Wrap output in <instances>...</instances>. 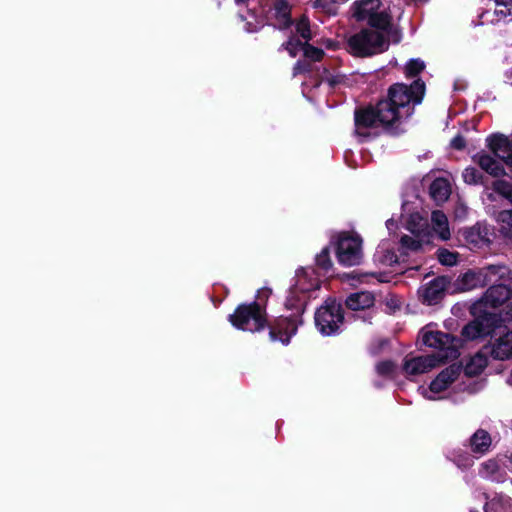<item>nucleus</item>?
Here are the masks:
<instances>
[{
    "label": "nucleus",
    "mask_w": 512,
    "mask_h": 512,
    "mask_svg": "<svg viewBox=\"0 0 512 512\" xmlns=\"http://www.w3.org/2000/svg\"><path fill=\"white\" fill-rule=\"evenodd\" d=\"M425 93V84L416 80L410 86L397 83L388 90V98L378 102L376 107H368L355 112V133L360 137L375 136L372 132L379 127L388 128L412 111L408 105L419 104Z\"/></svg>",
    "instance_id": "1"
},
{
    "label": "nucleus",
    "mask_w": 512,
    "mask_h": 512,
    "mask_svg": "<svg viewBox=\"0 0 512 512\" xmlns=\"http://www.w3.org/2000/svg\"><path fill=\"white\" fill-rule=\"evenodd\" d=\"M390 40H400L398 32L393 28L363 29L349 39V45L355 55L370 56L387 50Z\"/></svg>",
    "instance_id": "2"
},
{
    "label": "nucleus",
    "mask_w": 512,
    "mask_h": 512,
    "mask_svg": "<svg viewBox=\"0 0 512 512\" xmlns=\"http://www.w3.org/2000/svg\"><path fill=\"white\" fill-rule=\"evenodd\" d=\"M295 30L296 34H299L300 37L294 35L290 37L289 40L283 45L291 57H295L297 56L298 52L303 51L305 59L303 61H298L294 66V76L306 71H310V63L320 60V50L308 45L311 34L307 19H300L296 24Z\"/></svg>",
    "instance_id": "3"
},
{
    "label": "nucleus",
    "mask_w": 512,
    "mask_h": 512,
    "mask_svg": "<svg viewBox=\"0 0 512 512\" xmlns=\"http://www.w3.org/2000/svg\"><path fill=\"white\" fill-rule=\"evenodd\" d=\"M320 284L318 270L315 267L300 268L296 271L295 283L290 288L285 305L288 309L299 310L309 293L318 289Z\"/></svg>",
    "instance_id": "4"
},
{
    "label": "nucleus",
    "mask_w": 512,
    "mask_h": 512,
    "mask_svg": "<svg viewBox=\"0 0 512 512\" xmlns=\"http://www.w3.org/2000/svg\"><path fill=\"white\" fill-rule=\"evenodd\" d=\"M508 321H512V302L507 303L499 313L484 311L483 316L463 328L462 335L467 340L482 338L492 333L494 327L498 325L497 322Z\"/></svg>",
    "instance_id": "5"
},
{
    "label": "nucleus",
    "mask_w": 512,
    "mask_h": 512,
    "mask_svg": "<svg viewBox=\"0 0 512 512\" xmlns=\"http://www.w3.org/2000/svg\"><path fill=\"white\" fill-rule=\"evenodd\" d=\"M353 17L376 29L392 28L391 16L380 0H359L352 5Z\"/></svg>",
    "instance_id": "6"
},
{
    "label": "nucleus",
    "mask_w": 512,
    "mask_h": 512,
    "mask_svg": "<svg viewBox=\"0 0 512 512\" xmlns=\"http://www.w3.org/2000/svg\"><path fill=\"white\" fill-rule=\"evenodd\" d=\"M421 340L426 346L439 350L435 355L438 363L448 358L457 357L460 340L450 334L423 329Z\"/></svg>",
    "instance_id": "7"
},
{
    "label": "nucleus",
    "mask_w": 512,
    "mask_h": 512,
    "mask_svg": "<svg viewBox=\"0 0 512 512\" xmlns=\"http://www.w3.org/2000/svg\"><path fill=\"white\" fill-rule=\"evenodd\" d=\"M233 326L243 331L256 332L264 328L266 319L257 303L238 306L235 313L229 316Z\"/></svg>",
    "instance_id": "8"
},
{
    "label": "nucleus",
    "mask_w": 512,
    "mask_h": 512,
    "mask_svg": "<svg viewBox=\"0 0 512 512\" xmlns=\"http://www.w3.org/2000/svg\"><path fill=\"white\" fill-rule=\"evenodd\" d=\"M336 255L345 266L360 264L363 258L362 239L355 234L341 233L337 239Z\"/></svg>",
    "instance_id": "9"
},
{
    "label": "nucleus",
    "mask_w": 512,
    "mask_h": 512,
    "mask_svg": "<svg viewBox=\"0 0 512 512\" xmlns=\"http://www.w3.org/2000/svg\"><path fill=\"white\" fill-rule=\"evenodd\" d=\"M343 321L342 308L334 300H327L322 306V334L331 335L337 331Z\"/></svg>",
    "instance_id": "10"
},
{
    "label": "nucleus",
    "mask_w": 512,
    "mask_h": 512,
    "mask_svg": "<svg viewBox=\"0 0 512 512\" xmlns=\"http://www.w3.org/2000/svg\"><path fill=\"white\" fill-rule=\"evenodd\" d=\"M505 271V267L499 265H491L481 269L478 273L468 272L464 274L463 281L468 289L477 285H484L496 281V277L501 276Z\"/></svg>",
    "instance_id": "11"
},
{
    "label": "nucleus",
    "mask_w": 512,
    "mask_h": 512,
    "mask_svg": "<svg viewBox=\"0 0 512 512\" xmlns=\"http://www.w3.org/2000/svg\"><path fill=\"white\" fill-rule=\"evenodd\" d=\"M448 284V278L443 276L437 277L421 286L419 295L425 303L429 305L436 304L443 298Z\"/></svg>",
    "instance_id": "12"
},
{
    "label": "nucleus",
    "mask_w": 512,
    "mask_h": 512,
    "mask_svg": "<svg viewBox=\"0 0 512 512\" xmlns=\"http://www.w3.org/2000/svg\"><path fill=\"white\" fill-rule=\"evenodd\" d=\"M511 295V290L505 285L491 286L481 299L484 311H488L489 308L501 307L510 299Z\"/></svg>",
    "instance_id": "13"
},
{
    "label": "nucleus",
    "mask_w": 512,
    "mask_h": 512,
    "mask_svg": "<svg viewBox=\"0 0 512 512\" xmlns=\"http://www.w3.org/2000/svg\"><path fill=\"white\" fill-rule=\"evenodd\" d=\"M438 365L435 355L419 356L406 359L403 364L404 372L409 376L426 373Z\"/></svg>",
    "instance_id": "14"
},
{
    "label": "nucleus",
    "mask_w": 512,
    "mask_h": 512,
    "mask_svg": "<svg viewBox=\"0 0 512 512\" xmlns=\"http://www.w3.org/2000/svg\"><path fill=\"white\" fill-rule=\"evenodd\" d=\"M484 349L496 360H506L512 357V329Z\"/></svg>",
    "instance_id": "15"
},
{
    "label": "nucleus",
    "mask_w": 512,
    "mask_h": 512,
    "mask_svg": "<svg viewBox=\"0 0 512 512\" xmlns=\"http://www.w3.org/2000/svg\"><path fill=\"white\" fill-rule=\"evenodd\" d=\"M297 327L293 319L281 318L270 330V337L273 341L279 340L287 345L290 338L296 333Z\"/></svg>",
    "instance_id": "16"
},
{
    "label": "nucleus",
    "mask_w": 512,
    "mask_h": 512,
    "mask_svg": "<svg viewBox=\"0 0 512 512\" xmlns=\"http://www.w3.org/2000/svg\"><path fill=\"white\" fill-rule=\"evenodd\" d=\"M461 367L453 364L444 369L430 384V390L434 393L444 391L460 374Z\"/></svg>",
    "instance_id": "17"
},
{
    "label": "nucleus",
    "mask_w": 512,
    "mask_h": 512,
    "mask_svg": "<svg viewBox=\"0 0 512 512\" xmlns=\"http://www.w3.org/2000/svg\"><path fill=\"white\" fill-rule=\"evenodd\" d=\"M473 159L484 171L492 176L498 177L504 174L502 165L486 153H478Z\"/></svg>",
    "instance_id": "18"
},
{
    "label": "nucleus",
    "mask_w": 512,
    "mask_h": 512,
    "mask_svg": "<svg viewBox=\"0 0 512 512\" xmlns=\"http://www.w3.org/2000/svg\"><path fill=\"white\" fill-rule=\"evenodd\" d=\"M497 220L499 222V233L505 244L512 248V210H503L499 212Z\"/></svg>",
    "instance_id": "19"
},
{
    "label": "nucleus",
    "mask_w": 512,
    "mask_h": 512,
    "mask_svg": "<svg viewBox=\"0 0 512 512\" xmlns=\"http://www.w3.org/2000/svg\"><path fill=\"white\" fill-rule=\"evenodd\" d=\"M451 194L449 182L444 178L435 179L430 186V195L438 203L445 202Z\"/></svg>",
    "instance_id": "20"
},
{
    "label": "nucleus",
    "mask_w": 512,
    "mask_h": 512,
    "mask_svg": "<svg viewBox=\"0 0 512 512\" xmlns=\"http://www.w3.org/2000/svg\"><path fill=\"white\" fill-rule=\"evenodd\" d=\"M431 221L433 229L439 235L440 239L448 240L451 234L446 215L439 210L433 211Z\"/></svg>",
    "instance_id": "21"
},
{
    "label": "nucleus",
    "mask_w": 512,
    "mask_h": 512,
    "mask_svg": "<svg viewBox=\"0 0 512 512\" xmlns=\"http://www.w3.org/2000/svg\"><path fill=\"white\" fill-rule=\"evenodd\" d=\"M374 303V296L370 292H358L351 294L347 300V306L352 310L369 308Z\"/></svg>",
    "instance_id": "22"
},
{
    "label": "nucleus",
    "mask_w": 512,
    "mask_h": 512,
    "mask_svg": "<svg viewBox=\"0 0 512 512\" xmlns=\"http://www.w3.org/2000/svg\"><path fill=\"white\" fill-rule=\"evenodd\" d=\"M486 351H480L476 353L466 364L465 366V373L469 376L478 375L483 371V369L488 364L487 354L488 349H485Z\"/></svg>",
    "instance_id": "23"
},
{
    "label": "nucleus",
    "mask_w": 512,
    "mask_h": 512,
    "mask_svg": "<svg viewBox=\"0 0 512 512\" xmlns=\"http://www.w3.org/2000/svg\"><path fill=\"white\" fill-rule=\"evenodd\" d=\"M470 445L474 452L484 453L491 445V437L485 430H478L471 437Z\"/></svg>",
    "instance_id": "24"
},
{
    "label": "nucleus",
    "mask_w": 512,
    "mask_h": 512,
    "mask_svg": "<svg viewBox=\"0 0 512 512\" xmlns=\"http://www.w3.org/2000/svg\"><path fill=\"white\" fill-rule=\"evenodd\" d=\"M275 16L279 21V26L284 28L290 23V8L285 0H277L274 5Z\"/></svg>",
    "instance_id": "25"
},
{
    "label": "nucleus",
    "mask_w": 512,
    "mask_h": 512,
    "mask_svg": "<svg viewBox=\"0 0 512 512\" xmlns=\"http://www.w3.org/2000/svg\"><path fill=\"white\" fill-rule=\"evenodd\" d=\"M492 189L512 204V184L506 180L498 179L492 183Z\"/></svg>",
    "instance_id": "26"
},
{
    "label": "nucleus",
    "mask_w": 512,
    "mask_h": 512,
    "mask_svg": "<svg viewBox=\"0 0 512 512\" xmlns=\"http://www.w3.org/2000/svg\"><path fill=\"white\" fill-rule=\"evenodd\" d=\"M347 278L355 280L360 283H369L370 279L376 278L378 282H387L386 275L382 273H351L347 275Z\"/></svg>",
    "instance_id": "27"
},
{
    "label": "nucleus",
    "mask_w": 512,
    "mask_h": 512,
    "mask_svg": "<svg viewBox=\"0 0 512 512\" xmlns=\"http://www.w3.org/2000/svg\"><path fill=\"white\" fill-rule=\"evenodd\" d=\"M427 223L419 214H413L407 223V228L414 235L419 236L425 229Z\"/></svg>",
    "instance_id": "28"
},
{
    "label": "nucleus",
    "mask_w": 512,
    "mask_h": 512,
    "mask_svg": "<svg viewBox=\"0 0 512 512\" xmlns=\"http://www.w3.org/2000/svg\"><path fill=\"white\" fill-rule=\"evenodd\" d=\"M376 259L385 266H392L397 263L398 258L394 251L389 249H380L376 253Z\"/></svg>",
    "instance_id": "29"
},
{
    "label": "nucleus",
    "mask_w": 512,
    "mask_h": 512,
    "mask_svg": "<svg viewBox=\"0 0 512 512\" xmlns=\"http://www.w3.org/2000/svg\"><path fill=\"white\" fill-rule=\"evenodd\" d=\"M418 236L415 235V237L405 235L401 238L400 243L401 247L405 249L406 251H418L422 243L419 239H417Z\"/></svg>",
    "instance_id": "30"
},
{
    "label": "nucleus",
    "mask_w": 512,
    "mask_h": 512,
    "mask_svg": "<svg viewBox=\"0 0 512 512\" xmlns=\"http://www.w3.org/2000/svg\"><path fill=\"white\" fill-rule=\"evenodd\" d=\"M438 260L443 265L453 266L457 262V254L446 249H440L438 251Z\"/></svg>",
    "instance_id": "31"
},
{
    "label": "nucleus",
    "mask_w": 512,
    "mask_h": 512,
    "mask_svg": "<svg viewBox=\"0 0 512 512\" xmlns=\"http://www.w3.org/2000/svg\"><path fill=\"white\" fill-rule=\"evenodd\" d=\"M480 178L479 172L473 167H468L463 171V179L467 184H477Z\"/></svg>",
    "instance_id": "32"
},
{
    "label": "nucleus",
    "mask_w": 512,
    "mask_h": 512,
    "mask_svg": "<svg viewBox=\"0 0 512 512\" xmlns=\"http://www.w3.org/2000/svg\"><path fill=\"white\" fill-rule=\"evenodd\" d=\"M337 0H322V14L335 16L338 13Z\"/></svg>",
    "instance_id": "33"
},
{
    "label": "nucleus",
    "mask_w": 512,
    "mask_h": 512,
    "mask_svg": "<svg viewBox=\"0 0 512 512\" xmlns=\"http://www.w3.org/2000/svg\"><path fill=\"white\" fill-rule=\"evenodd\" d=\"M395 365L391 361H382L376 365L377 373L381 376H388L393 373Z\"/></svg>",
    "instance_id": "34"
},
{
    "label": "nucleus",
    "mask_w": 512,
    "mask_h": 512,
    "mask_svg": "<svg viewBox=\"0 0 512 512\" xmlns=\"http://www.w3.org/2000/svg\"><path fill=\"white\" fill-rule=\"evenodd\" d=\"M424 69V63L420 60H411L406 66V74L415 76Z\"/></svg>",
    "instance_id": "35"
},
{
    "label": "nucleus",
    "mask_w": 512,
    "mask_h": 512,
    "mask_svg": "<svg viewBox=\"0 0 512 512\" xmlns=\"http://www.w3.org/2000/svg\"><path fill=\"white\" fill-rule=\"evenodd\" d=\"M317 86H314L312 88H309L306 84L303 86V95L311 102H315L317 98Z\"/></svg>",
    "instance_id": "36"
},
{
    "label": "nucleus",
    "mask_w": 512,
    "mask_h": 512,
    "mask_svg": "<svg viewBox=\"0 0 512 512\" xmlns=\"http://www.w3.org/2000/svg\"><path fill=\"white\" fill-rule=\"evenodd\" d=\"M451 146L455 149H463L465 147V140L462 136L457 135L451 141Z\"/></svg>",
    "instance_id": "37"
},
{
    "label": "nucleus",
    "mask_w": 512,
    "mask_h": 512,
    "mask_svg": "<svg viewBox=\"0 0 512 512\" xmlns=\"http://www.w3.org/2000/svg\"><path fill=\"white\" fill-rule=\"evenodd\" d=\"M326 255H327L326 251H322V264H321L322 270H327L332 265L331 261H326L324 259Z\"/></svg>",
    "instance_id": "38"
},
{
    "label": "nucleus",
    "mask_w": 512,
    "mask_h": 512,
    "mask_svg": "<svg viewBox=\"0 0 512 512\" xmlns=\"http://www.w3.org/2000/svg\"><path fill=\"white\" fill-rule=\"evenodd\" d=\"M325 46L327 49L334 50L338 46V42L328 39L325 41Z\"/></svg>",
    "instance_id": "39"
},
{
    "label": "nucleus",
    "mask_w": 512,
    "mask_h": 512,
    "mask_svg": "<svg viewBox=\"0 0 512 512\" xmlns=\"http://www.w3.org/2000/svg\"><path fill=\"white\" fill-rule=\"evenodd\" d=\"M314 319L316 326L320 325V308L315 309Z\"/></svg>",
    "instance_id": "40"
},
{
    "label": "nucleus",
    "mask_w": 512,
    "mask_h": 512,
    "mask_svg": "<svg viewBox=\"0 0 512 512\" xmlns=\"http://www.w3.org/2000/svg\"><path fill=\"white\" fill-rule=\"evenodd\" d=\"M497 5L502 6H510L512 5V0H496Z\"/></svg>",
    "instance_id": "41"
},
{
    "label": "nucleus",
    "mask_w": 512,
    "mask_h": 512,
    "mask_svg": "<svg viewBox=\"0 0 512 512\" xmlns=\"http://www.w3.org/2000/svg\"><path fill=\"white\" fill-rule=\"evenodd\" d=\"M386 225H387L388 229H392L396 226V223L394 222V220L390 219L386 222Z\"/></svg>",
    "instance_id": "42"
},
{
    "label": "nucleus",
    "mask_w": 512,
    "mask_h": 512,
    "mask_svg": "<svg viewBox=\"0 0 512 512\" xmlns=\"http://www.w3.org/2000/svg\"><path fill=\"white\" fill-rule=\"evenodd\" d=\"M488 466H492V471H494L496 469V463H494V462L486 463L485 467H488Z\"/></svg>",
    "instance_id": "43"
},
{
    "label": "nucleus",
    "mask_w": 512,
    "mask_h": 512,
    "mask_svg": "<svg viewBox=\"0 0 512 512\" xmlns=\"http://www.w3.org/2000/svg\"><path fill=\"white\" fill-rule=\"evenodd\" d=\"M473 236H474V231L472 230V231L470 232L469 236H468L469 238H471V241H475V240L473 239Z\"/></svg>",
    "instance_id": "44"
},
{
    "label": "nucleus",
    "mask_w": 512,
    "mask_h": 512,
    "mask_svg": "<svg viewBox=\"0 0 512 512\" xmlns=\"http://www.w3.org/2000/svg\"><path fill=\"white\" fill-rule=\"evenodd\" d=\"M237 4H240V3H244L246 2L247 0H235Z\"/></svg>",
    "instance_id": "45"
},
{
    "label": "nucleus",
    "mask_w": 512,
    "mask_h": 512,
    "mask_svg": "<svg viewBox=\"0 0 512 512\" xmlns=\"http://www.w3.org/2000/svg\"><path fill=\"white\" fill-rule=\"evenodd\" d=\"M318 3H319V0H315V2H314V6H317V5H318Z\"/></svg>",
    "instance_id": "46"
}]
</instances>
